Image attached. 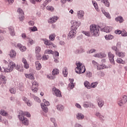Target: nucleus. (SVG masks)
I'll use <instances>...</instances> for the list:
<instances>
[{"mask_svg": "<svg viewBox=\"0 0 127 127\" xmlns=\"http://www.w3.org/2000/svg\"><path fill=\"white\" fill-rule=\"evenodd\" d=\"M71 22H73V25L71 26V31L68 34V39H71L76 36V30L78 29L79 27V23L77 21H71Z\"/></svg>", "mask_w": 127, "mask_h": 127, "instance_id": "f257e3e1", "label": "nucleus"}, {"mask_svg": "<svg viewBox=\"0 0 127 127\" xmlns=\"http://www.w3.org/2000/svg\"><path fill=\"white\" fill-rule=\"evenodd\" d=\"M15 67V64L13 62H9L8 66L6 68H4V67H1L0 66V71L1 72H7V73L9 72H11L12 70H13V67Z\"/></svg>", "mask_w": 127, "mask_h": 127, "instance_id": "f03ea898", "label": "nucleus"}, {"mask_svg": "<svg viewBox=\"0 0 127 127\" xmlns=\"http://www.w3.org/2000/svg\"><path fill=\"white\" fill-rule=\"evenodd\" d=\"M99 27L100 28L99 26H97L95 24H92L90 27V31L91 33V34L93 35V36H98L100 33V31L99 30Z\"/></svg>", "mask_w": 127, "mask_h": 127, "instance_id": "7ed1b4c3", "label": "nucleus"}, {"mask_svg": "<svg viewBox=\"0 0 127 127\" xmlns=\"http://www.w3.org/2000/svg\"><path fill=\"white\" fill-rule=\"evenodd\" d=\"M76 65L77 69H75L76 73H77V74H83V73H85V71H86V68H85V66L82 65V64H81L80 62L77 63Z\"/></svg>", "mask_w": 127, "mask_h": 127, "instance_id": "20e7f679", "label": "nucleus"}, {"mask_svg": "<svg viewBox=\"0 0 127 127\" xmlns=\"http://www.w3.org/2000/svg\"><path fill=\"white\" fill-rule=\"evenodd\" d=\"M24 116H25V113L21 111V112L19 113V119L20 121H21L23 125L25 126H28V120L24 117Z\"/></svg>", "mask_w": 127, "mask_h": 127, "instance_id": "39448f33", "label": "nucleus"}, {"mask_svg": "<svg viewBox=\"0 0 127 127\" xmlns=\"http://www.w3.org/2000/svg\"><path fill=\"white\" fill-rule=\"evenodd\" d=\"M43 102L44 103V104H41V108L45 113H47V112H48V108H47V106H50V103L45 99H43Z\"/></svg>", "mask_w": 127, "mask_h": 127, "instance_id": "423d86ee", "label": "nucleus"}, {"mask_svg": "<svg viewBox=\"0 0 127 127\" xmlns=\"http://www.w3.org/2000/svg\"><path fill=\"white\" fill-rule=\"evenodd\" d=\"M127 102V96L124 95L120 99H119V101L118 102V104L119 106L120 107H123L125 104H126Z\"/></svg>", "mask_w": 127, "mask_h": 127, "instance_id": "0eeeda50", "label": "nucleus"}, {"mask_svg": "<svg viewBox=\"0 0 127 127\" xmlns=\"http://www.w3.org/2000/svg\"><path fill=\"white\" fill-rule=\"evenodd\" d=\"M17 12L19 13V19L20 21H23V20H24V12H23V10H22L21 8H18Z\"/></svg>", "mask_w": 127, "mask_h": 127, "instance_id": "6e6552de", "label": "nucleus"}, {"mask_svg": "<svg viewBox=\"0 0 127 127\" xmlns=\"http://www.w3.org/2000/svg\"><path fill=\"white\" fill-rule=\"evenodd\" d=\"M32 86L31 90L34 93H36L38 91L37 87H38V83L36 81H33L32 82Z\"/></svg>", "mask_w": 127, "mask_h": 127, "instance_id": "1a4fd4ad", "label": "nucleus"}, {"mask_svg": "<svg viewBox=\"0 0 127 127\" xmlns=\"http://www.w3.org/2000/svg\"><path fill=\"white\" fill-rule=\"evenodd\" d=\"M43 41L44 42V44L47 46H51L52 45L53 47H55V45H54L51 41L48 40L47 39H42Z\"/></svg>", "mask_w": 127, "mask_h": 127, "instance_id": "9d476101", "label": "nucleus"}, {"mask_svg": "<svg viewBox=\"0 0 127 127\" xmlns=\"http://www.w3.org/2000/svg\"><path fill=\"white\" fill-rule=\"evenodd\" d=\"M52 91H54L55 92V94L57 97H62V95H61V92L59 89H57L56 87H54L52 89Z\"/></svg>", "mask_w": 127, "mask_h": 127, "instance_id": "9b49d317", "label": "nucleus"}, {"mask_svg": "<svg viewBox=\"0 0 127 127\" xmlns=\"http://www.w3.org/2000/svg\"><path fill=\"white\" fill-rule=\"evenodd\" d=\"M108 57L109 58V60L111 63H113V64H115V60H114L115 55H113L111 52H109L108 53Z\"/></svg>", "mask_w": 127, "mask_h": 127, "instance_id": "f8f14e48", "label": "nucleus"}, {"mask_svg": "<svg viewBox=\"0 0 127 127\" xmlns=\"http://www.w3.org/2000/svg\"><path fill=\"white\" fill-rule=\"evenodd\" d=\"M17 46L18 47H19V50L22 52H24V51H26V47L22 46V45H21V44H18Z\"/></svg>", "mask_w": 127, "mask_h": 127, "instance_id": "ddd939ff", "label": "nucleus"}, {"mask_svg": "<svg viewBox=\"0 0 127 127\" xmlns=\"http://www.w3.org/2000/svg\"><path fill=\"white\" fill-rule=\"evenodd\" d=\"M9 55L10 58H14L15 57V56H16V52H15V51H14V50H11L10 51Z\"/></svg>", "mask_w": 127, "mask_h": 127, "instance_id": "4468645a", "label": "nucleus"}, {"mask_svg": "<svg viewBox=\"0 0 127 127\" xmlns=\"http://www.w3.org/2000/svg\"><path fill=\"white\" fill-rule=\"evenodd\" d=\"M25 76L26 78H28V79H30V80H34V75L33 74H32L31 73L29 74H25Z\"/></svg>", "mask_w": 127, "mask_h": 127, "instance_id": "2eb2a0df", "label": "nucleus"}, {"mask_svg": "<svg viewBox=\"0 0 127 127\" xmlns=\"http://www.w3.org/2000/svg\"><path fill=\"white\" fill-rule=\"evenodd\" d=\"M8 29L10 32V34L11 36H14L15 35V32H14V28L12 27H9Z\"/></svg>", "mask_w": 127, "mask_h": 127, "instance_id": "dca6fc26", "label": "nucleus"}, {"mask_svg": "<svg viewBox=\"0 0 127 127\" xmlns=\"http://www.w3.org/2000/svg\"><path fill=\"white\" fill-rule=\"evenodd\" d=\"M116 54L117 55V56H119V57H121V58H123V57L126 56V54H125V53L121 52L119 51L117 52Z\"/></svg>", "mask_w": 127, "mask_h": 127, "instance_id": "f3484780", "label": "nucleus"}, {"mask_svg": "<svg viewBox=\"0 0 127 127\" xmlns=\"http://www.w3.org/2000/svg\"><path fill=\"white\" fill-rule=\"evenodd\" d=\"M98 105L99 108H102L104 106V101L101 99H98L97 100Z\"/></svg>", "mask_w": 127, "mask_h": 127, "instance_id": "a211bd4d", "label": "nucleus"}, {"mask_svg": "<svg viewBox=\"0 0 127 127\" xmlns=\"http://www.w3.org/2000/svg\"><path fill=\"white\" fill-rule=\"evenodd\" d=\"M0 114H1V116H3V117H6V116H8V113H7V112L2 109L0 110Z\"/></svg>", "mask_w": 127, "mask_h": 127, "instance_id": "6ab92c4d", "label": "nucleus"}, {"mask_svg": "<svg viewBox=\"0 0 127 127\" xmlns=\"http://www.w3.org/2000/svg\"><path fill=\"white\" fill-rule=\"evenodd\" d=\"M84 118V115L82 114V113H78L76 115V119L77 120H83Z\"/></svg>", "mask_w": 127, "mask_h": 127, "instance_id": "aec40b11", "label": "nucleus"}, {"mask_svg": "<svg viewBox=\"0 0 127 127\" xmlns=\"http://www.w3.org/2000/svg\"><path fill=\"white\" fill-rule=\"evenodd\" d=\"M63 74L64 76V77H67V75H68V69L67 67H64V69L63 70Z\"/></svg>", "mask_w": 127, "mask_h": 127, "instance_id": "412c9836", "label": "nucleus"}, {"mask_svg": "<svg viewBox=\"0 0 127 127\" xmlns=\"http://www.w3.org/2000/svg\"><path fill=\"white\" fill-rule=\"evenodd\" d=\"M77 16L78 18H83V16H84V11L80 10L77 13Z\"/></svg>", "mask_w": 127, "mask_h": 127, "instance_id": "4be33fe9", "label": "nucleus"}, {"mask_svg": "<svg viewBox=\"0 0 127 127\" xmlns=\"http://www.w3.org/2000/svg\"><path fill=\"white\" fill-rule=\"evenodd\" d=\"M35 64H36V67L37 70H40V69H41L42 66H41V64L39 63V62L38 61L36 62Z\"/></svg>", "mask_w": 127, "mask_h": 127, "instance_id": "5701e85b", "label": "nucleus"}, {"mask_svg": "<svg viewBox=\"0 0 127 127\" xmlns=\"http://www.w3.org/2000/svg\"><path fill=\"white\" fill-rule=\"evenodd\" d=\"M111 30H112L111 29V28H110V27H106L104 29H101V31H104V32H106L107 33L110 32Z\"/></svg>", "mask_w": 127, "mask_h": 127, "instance_id": "b1692460", "label": "nucleus"}, {"mask_svg": "<svg viewBox=\"0 0 127 127\" xmlns=\"http://www.w3.org/2000/svg\"><path fill=\"white\" fill-rule=\"evenodd\" d=\"M5 77L2 75L0 77V84H5Z\"/></svg>", "mask_w": 127, "mask_h": 127, "instance_id": "393cba45", "label": "nucleus"}, {"mask_svg": "<svg viewBox=\"0 0 127 127\" xmlns=\"http://www.w3.org/2000/svg\"><path fill=\"white\" fill-rule=\"evenodd\" d=\"M99 1H101V2H103L106 6H109L110 5V3L108 1V0H97Z\"/></svg>", "mask_w": 127, "mask_h": 127, "instance_id": "a878e982", "label": "nucleus"}, {"mask_svg": "<svg viewBox=\"0 0 127 127\" xmlns=\"http://www.w3.org/2000/svg\"><path fill=\"white\" fill-rule=\"evenodd\" d=\"M59 74V69L57 68H54L52 71V75H56Z\"/></svg>", "mask_w": 127, "mask_h": 127, "instance_id": "bb28decb", "label": "nucleus"}, {"mask_svg": "<svg viewBox=\"0 0 127 127\" xmlns=\"http://www.w3.org/2000/svg\"><path fill=\"white\" fill-rule=\"evenodd\" d=\"M116 21H119V22L122 23L124 21V18L122 16H118L115 18Z\"/></svg>", "mask_w": 127, "mask_h": 127, "instance_id": "cd10ccee", "label": "nucleus"}, {"mask_svg": "<svg viewBox=\"0 0 127 127\" xmlns=\"http://www.w3.org/2000/svg\"><path fill=\"white\" fill-rule=\"evenodd\" d=\"M102 12L103 13V14H104V15L105 16H106V17H107V18H111V15H110V13L106 12V11L102 10Z\"/></svg>", "mask_w": 127, "mask_h": 127, "instance_id": "c85d7f7f", "label": "nucleus"}, {"mask_svg": "<svg viewBox=\"0 0 127 127\" xmlns=\"http://www.w3.org/2000/svg\"><path fill=\"white\" fill-rule=\"evenodd\" d=\"M57 19H58V17H57V16H54L53 18H51V22L52 23H54V22L57 21Z\"/></svg>", "mask_w": 127, "mask_h": 127, "instance_id": "c756f323", "label": "nucleus"}, {"mask_svg": "<svg viewBox=\"0 0 127 127\" xmlns=\"http://www.w3.org/2000/svg\"><path fill=\"white\" fill-rule=\"evenodd\" d=\"M84 85L87 89H91V86H90V83L88 81H86L84 83Z\"/></svg>", "mask_w": 127, "mask_h": 127, "instance_id": "7c9ffc66", "label": "nucleus"}, {"mask_svg": "<svg viewBox=\"0 0 127 127\" xmlns=\"http://www.w3.org/2000/svg\"><path fill=\"white\" fill-rule=\"evenodd\" d=\"M57 109L58 110V111H61V112H62L63 111V110H64V107L62 105H58L57 106Z\"/></svg>", "mask_w": 127, "mask_h": 127, "instance_id": "2f4dec72", "label": "nucleus"}, {"mask_svg": "<svg viewBox=\"0 0 127 127\" xmlns=\"http://www.w3.org/2000/svg\"><path fill=\"white\" fill-rule=\"evenodd\" d=\"M55 36L56 35L55 34H52L49 36V39L51 40V41H54L55 39Z\"/></svg>", "mask_w": 127, "mask_h": 127, "instance_id": "473e14b6", "label": "nucleus"}, {"mask_svg": "<svg viewBox=\"0 0 127 127\" xmlns=\"http://www.w3.org/2000/svg\"><path fill=\"white\" fill-rule=\"evenodd\" d=\"M105 39H106V40H110L114 38V36L112 35H108L105 36Z\"/></svg>", "mask_w": 127, "mask_h": 127, "instance_id": "72a5a7b5", "label": "nucleus"}, {"mask_svg": "<svg viewBox=\"0 0 127 127\" xmlns=\"http://www.w3.org/2000/svg\"><path fill=\"white\" fill-rule=\"evenodd\" d=\"M117 63H119V64H125V62L122 59L119 58L117 60Z\"/></svg>", "mask_w": 127, "mask_h": 127, "instance_id": "f704fd0d", "label": "nucleus"}, {"mask_svg": "<svg viewBox=\"0 0 127 127\" xmlns=\"http://www.w3.org/2000/svg\"><path fill=\"white\" fill-rule=\"evenodd\" d=\"M41 0H30V2H31V3H33V4H35V3H36V2H40Z\"/></svg>", "mask_w": 127, "mask_h": 127, "instance_id": "c9c22d12", "label": "nucleus"}, {"mask_svg": "<svg viewBox=\"0 0 127 127\" xmlns=\"http://www.w3.org/2000/svg\"><path fill=\"white\" fill-rule=\"evenodd\" d=\"M98 85V82H92L91 84V88H96Z\"/></svg>", "mask_w": 127, "mask_h": 127, "instance_id": "e433bc0d", "label": "nucleus"}, {"mask_svg": "<svg viewBox=\"0 0 127 127\" xmlns=\"http://www.w3.org/2000/svg\"><path fill=\"white\" fill-rule=\"evenodd\" d=\"M51 121L52 123H53L55 127H57V124H56V121L55 120V118H51Z\"/></svg>", "mask_w": 127, "mask_h": 127, "instance_id": "4c0bfd02", "label": "nucleus"}, {"mask_svg": "<svg viewBox=\"0 0 127 127\" xmlns=\"http://www.w3.org/2000/svg\"><path fill=\"white\" fill-rule=\"evenodd\" d=\"M35 51H36V53L37 54H38V53H39V52H40V51H41V48H40V47H36Z\"/></svg>", "mask_w": 127, "mask_h": 127, "instance_id": "58836bf2", "label": "nucleus"}, {"mask_svg": "<svg viewBox=\"0 0 127 127\" xmlns=\"http://www.w3.org/2000/svg\"><path fill=\"white\" fill-rule=\"evenodd\" d=\"M27 39L28 42H29V43H30V44H31V45H32V44H34V42L33 41V40H32V39L27 38Z\"/></svg>", "mask_w": 127, "mask_h": 127, "instance_id": "ea45409f", "label": "nucleus"}, {"mask_svg": "<svg viewBox=\"0 0 127 127\" xmlns=\"http://www.w3.org/2000/svg\"><path fill=\"white\" fill-rule=\"evenodd\" d=\"M93 4L95 8V9H98V4L95 1H92Z\"/></svg>", "mask_w": 127, "mask_h": 127, "instance_id": "a19ab883", "label": "nucleus"}, {"mask_svg": "<svg viewBox=\"0 0 127 127\" xmlns=\"http://www.w3.org/2000/svg\"><path fill=\"white\" fill-rule=\"evenodd\" d=\"M53 52V51H52L51 50H47L45 51V53L46 54H52Z\"/></svg>", "mask_w": 127, "mask_h": 127, "instance_id": "79ce46f5", "label": "nucleus"}, {"mask_svg": "<svg viewBox=\"0 0 127 127\" xmlns=\"http://www.w3.org/2000/svg\"><path fill=\"white\" fill-rule=\"evenodd\" d=\"M47 9H48V10H51V11H53V10H54V8L51 6H48L47 7Z\"/></svg>", "mask_w": 127, "mask_h": 127, "instance_id": "37998d69", "label": "nucleus"}, {"mask_svg": "<svg viewBox=\"0 0 127 127\" xmlns=\"http://www.w3.org/2000/svg\"><path fill=\"white\" fill-rule=\"evenodd\" d=\"M9 91L11 93V94H15L16 92V91L15 90V88H11L9 90Z\"/></svg>", "mask_w": 127, "mask_h": 127, "instance_id": "c03bdc74", "label": "nucleus"}, {"mask_svg": "<svg viewBox=\"0 0 127 127\" xmlns=\"http://www.w3.org/2000/svg\"><path fill=\"white\" fill-rule=\"evenodd\" d=\"M112 49L113 50H114V51H115L116 54L117 53V52H118V51H119V50H118V48L116 46H113L112 47Z\"/></svg>", "mask_w": 127, "mask_h": 127, "instance_id": "a18cd8bd", "label": "nucleus"}, {"mask_svg": "<svg viewBox=\"0 0 127 127\" xmlns=\"http://www.w3.org/2000/svg\"><path fill=\"white\" fill-rule=\"evenodd\" d=\"M30 29L32 31H37V27L35 26L30 28Z\"/></svg>", "mask_w": 127, "mask_h": 127, "instance_id": "49530a36", "label": "nucleus"}, {"mask_svg": "<svg viewBox=\"0 0 127 127\" xmlns=\"http://www.w3.org/2000/svg\"><path fill=\"white\" fill-rule=\"evenodd\" d=\"M68 87L70 88V89H72L74 87H75V85H74V83H70L68 84Z\"/></svg>", "mask_w": 127, "mask_h": 127, "instance_id": "de8ad7c7", "label": "nucleus"}, {"mask_svg": "<svg viewBox=\"0 0 127 127\" xmlns=\"http://www.w3.org/2000/svg\"><path fill=\"white\" fill-rule=\"evenodd\" d=\"M82 33H83V34H85V35H86V36H90V32H86L83 31L82 32Z\"/></svg>", "mask_w": 127, "mask_h": 127, "instance_id": "09e8293b", "label": "nucleus"}, {"mask_svg": "<svg viewBox=\"0 0 127 127\" xmlns=\"http://www.w3.org/2000/svg\"><path fill=\"white\" fill-rule=\"evenodd\" d=\"M92 64H93V65H94V66H96V67H99V64H98V63L95 62V61H92Z\"/></svg>", "mask_w": 127, "mask_h": 127, "instance_id": "8fccbe9b", "label": "nucleus"}, {"mask_svg": "<svg viewBox=\"0 0 127 127\" xmlns=\"http://www.w3.org/2000/svg\"><path fill=\"white\" fill-rule=\"evenodd\" d=\"M24 67L26 69H28L29 68V64L27 63H26L25 64H24Z\"/></svg>", "mask_w": 127, "mask_h": 127, "instance_id": "3c124183", "label": "nucleus"}, {"mask_svg": "<svg viewBox=\"0 0 127 127\" xmlns=\"http://www.w3.org/2000/svg\"><path fill=\"white\" fill-rule=\"evenodd\" d=\"M86 76L90 78V77H92V73L90 71H88L86 73Z\"/></svg>", "mask_w": 127, "mask_h": 127, "instance_id": "603ef678", "label": "nucleus"}, {"mask_svg": "<svg viewBox=\"0 0 127 127\" xmlns=\"http://www.w3.org/2000/svg\"><path fill=\"white\" fill-rule=\"evenodd\" d=\"M107 55L105 53H100V58H105Z\"/></svg>", "mask_w": 127, "mask_h": 127, "instance_id": "864d4df0", "label": "nucleus"}, {"mask_svg": "<svg viewBox=\"0 0 127 127\" xmlns=\"http://www.w3.org/2000/svg\"><path fill=\"white\" fill-rule=\"evenodd\" d=\"M28 24L31 26H33V25H34V21H30L28 22Z\"/></svg>", "mask_w": 127, "mask_h": 127, "instance_id": "5fc2aeb1", "label": "nucleus"}, {"mask_svg": "<svg viewBox=\"0 0 127 127\" xmlns=\"http://www.w3.org/2000/svg\"><path fill=\"white\" fill-rule=\"evenodd\" d=\"M115 33H116V34H121L123 33L122 32V31L117 30L115 31Z\"/></svg>", "mask_w": 127, "mask_h": 127, "instance_id": "6e6d98bb", "label": "nucleus"}, {"mask_svg": "<svg viewBox=\"0 0 127 127\" xmlns=\"http://www.w3.org/2000/svg\"><path fill=\"white\" fill-rule=\"evenodd\" d=\"M34 99L35 101H37L38 102V103H40L41 102V100H40L39 98H38L37 97H34Z\"/></svg>", "mask_w": 127, "mask_h": 127, "instance_id": "4d7b16f0", "label": "nucleus"}, {"mask_svg": "<svg viewBox=\"0 0 127 127\" xmlns=\"http://www.w3.org/2000/svg\"><path fill=\"white\" fill-rule=\"evenodd\" d=\"M96 51V50L95 49H91L88 51L87 52V53H93V52H95Z\"/></svg>", "mask_w": 127, "mask_h": 127, "instance_id": "13d9d810", "label": "nucleus"}, {"mask_svg": "<svg viewBox=\"0 0 127 127\" xmlns=\"http://www.w3.org/2000/svg\"><path fill=\"white\" fill-rule=\"evenodd\" d=\"M83 108H89V107H90V105L89 104L85 103L83 105Z\"/></svg>", "mask_w": 127, "mask_h": 127, "instance_id": "bf43d9fd", "label": "nucleus"}, {"mask_svg": "<svg viewBox=\"0 0 127 127\" xmlns=\"http://www.w3.org/2000/svg\"><path fill=\"white\" fill-rule=\"evenodd\" d=\"M25 115H26V117H28V118H30V114L28 112H24Z\"/></svg>", "mask_w": 127, "mask_h": 127, "instance_id": "052dcab7", "label": "nucleus"}, {"mask_svg": "<svg viewBox=\"0 0 127 127\" xmlns=\"http://www.w3.org/2000/svg\"><path fill=\"white\" fill-rule=\"evenodd\" d=\"M0 33H2L3 34H5L6 33V31L4 30H0Z\"/></svg>", "mask_w": 127, "mask_h": 127, "instance_id": "680f3d73", "label": "nucleus"}, {"mask_svg": "<svg viewBox=\"0 0 127 127\" xmlns=\"http://www.w3.org/2000/svg\"><path fill=\"white\" fill-rule=\"evenodd\" d=\"M22 62L23 63V64H25V63H27L26 59H25L24 58H22Z\"/></svg>", "mask_w": 127, "mask_h": 127, "instance_id": "e2e57ef3", "label": "nucleus"}, {"mask_svg": "<svg viewBox=\"0 0 127 127\" xmlns=\"http://www.w3.org/2000/svg\"><path fill=\"white\" fill-rule=\"evenodd\" d=\"M23 101H24V102H25V103H26L29 100H28V99H27L26 98V97H23Z\"/></svg>", "mask_w": 127, "mask_h": 127, "instance_id": "0e129e2a", "label": "nucleus"}, {"mask_svg": "<svg viewBox=\"0 0 127 127\" xmlns=\"http://www.w3.org/2000/svg\"><path fill=\"white\" fill-rule=\"evenodd\" d=\"M95 116H96V117H98V118H100V117L101 116V113L99 112H96L95 113Z\"/></svg>", "mask_w": 127, "mask_h": 127, "instance_id": "69168bd1", "label": "nucleus"}, {"mask_svg": "<svg viewBox=\"0 0 127 127\" xmlns=\"http://www.w3.org/2000/svg\"><path fill=\"white\" fill-rule=\"evenodd\" d=\"M75 107H76V108H78V109H80L81 105H80V104H79L78 103H76L75 104Z\"/></svg>", "mask_w": 127, "mask_h": 127, "instance_id": "338daca9", "label": "nucleus"}, {"mask_svg": "<svg viewBox=\"0 0 127 127\" xmlns=\"http://www.w3.org/2000/svg\"><path fill=\"white\" fill-rule=\"evenodd\" d=\"M123 36H127V32L124 33V32L122 33Z\"/></svg>", "mask_w": 127, "mask_h": 127, "instance_id": "774afa93", "label": "nucleus"}]
</instances>
